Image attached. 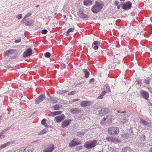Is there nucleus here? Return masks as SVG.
Here are the masks:
<instances>
[{"label":"nucleus","mask_w":152,"mask_h":152,"mask_svg":"<svg viewBox=\"0 0 152 152\" xmlns=\"http://www.w3.org/2000/svg\"><path fill=\"white\" fill-rule=\"evenodd\" d=\"M126 111H124L121 112V113H126Z\"/></svg>","instance_id":"61"},{"label":"nucleus","mask_w":152,"mask_h":152,"mask_svg":"<svg viewBox=\"0 0 152 152\" xmlns=\"http://www.w3.org/2000/svg\"><path fill=\"white\" fill-rule=\"evenodd\" d=\"M140 121L141 123L143 124L144 125H145L148 126H151V124L150 123L142 119H140Z\"/></svg>","instance_id":"19"},{"label":"nucleus","mask_w":152,"mask_h":152,"mask_svg":"<svg viewBox=\"0 0 152 152\" xmlns=\"http://www.w3.org/2000/svg\"><path fill=\"white\" fill-rule=\"evenodd\" d=\"M150 152H152V147L150 149Z\"/></svg>","instance_id":"63"},{"label":"nucleus","mask_w":152,"mask_h":152,"mask_svg":"<svg viewBox=\"0 0 152 152\" xmlns=\"http://www.w3.org/2000/svg\"><path fill=\"white\" fill-rule=\"evenodd\" d=\"M50 101L54 103H56L57 101L56 98L54 97H51L50 98Z\"/></svg>","instance_id":"36"},{"label":"nucleus","mask_w":152,"mask_h":152,"mask_svg":"<svg viewBox=\"0 0 152 152\" xmlns=\"http://www.w3.org/2000/svg\"><path fill=\"white\" fill-rule=\"evenodd\" d=\"M70 112L71 113L74 114L81 113V110L77 108H72L70 109Z\"/></svg>","instance_id":"14"},{"label":"nucleus","mask_w":152,"mask_h":152,"mask_svg":"<svg viewBox=\"0 0 152 152\" xmlns=\"http://www.w3.org/2000/svg\"><path fill=\"white\" fill-rule=\"evenodd\" d=\"M97 142V141L96 140L88 141L86 143L84 146L87 149L91 148L96 146Z\"/></svg>","instance_id":"2"},{"label":"nucleus","mask_w":152,"mask_h":152,"mask_svg":"<svg viewBox=\"0 0 152 152\" xmlns=\"http://www.w3.org/2000/svg\"><path fill=\"white\" fill-rule=\"evenodd\" d=\"M66 65L64 64H63L61 65V68L62 69H65L66 68Z\"/></svg>","instance_id":"52"},{"label":"nucleus","mask_w":152,"mask_h":152,"mask_svg":"<svg viewBox=\"0 0 152 152\" xmlns=\"http://www.w3.org/2000/svg\"><path fill=\"white\" fill-rule=\"evenodd\" d=\"M141 94L142 97L145 99V100H148L149 97V94L147 92H146L144 90H142L141 92Z\"/></svg>","instance_id":"10"},{"label":"nucleus","mask_w":152,"mask_h":152,"mask_svg":"<svg viewBox=\"0 0 152 152\" xmlns=\"http://www.w3.org/2000/svg\"><path fill=\"white\" fill-rule=\"evenodd\" d=\"M117 7L118 9H119L120 8V5H118V6Z\"/></svg>","instance_id":"62"},{"label":"nucleus","mask_w":152,"mask_h":152,"mask_svg":"<svg viewBox=\"0 0 152 152\" xmlns=\"http://www.w3.org/2000/svg\"><path fill=\"white\" fill-rule=\"evenodd\" d=\"M108 112V110L107 108H102L101 109L100 112L102 113L101 115V113L99 112L100 114L101 115H103L104 114L107 113Z\"/></svg>","instance_id":"22"},{"label":"nucleus","mask_w":152,"mask_h":152,"mask_svg":"<svg viewBox=\"0 0 152 152\" xmlns=\"http://www.w3.org/2000/svg\"><path fill=\"white\" fill-rule=\"evenodd\" d=\"M121 152H132V151L129 147H126L124 148Z\"/></svg>","instance_id":"18"},{"label":"nucleus","mask_w":152,"mask_h":152,"mask_svg":"<svg viewBox=\"0 0 152 152\" xmlns=\"http://www.w3.org/2000/svg\"><path fill=\"white\" fill-rule=\"evenodd\" d=\"M79 100V99H75L74 100H73V101H78V100Z\"/></svg>","instance_id":"59"},{"label":"nucleus","mask_w":152,"mask_h":152,"mask_svg":"<svg viewBox=\"0 0 152 152\" xmlns=\"http://www.w3.org/2000/svg\"><path fill=\"white\" fill-rule=\"evenodd\" d=\"M94 78H91V79H90V80L89 82V83H91L92 81L94 82Z\"/></svg>","instance_id":"57"},{"label":"nucleus","mask_w":152,"mask_h":152,"mask_svg":"<svg viewBox=\"0 0 152 152\" xmlns=\"http://www.w3.org/2000/svg\"><path fill=\"white\" fill-rule=\"evenodd\" d=\"M81 143V142L80 141L79 142H77L76 141V139H74L72 140L69 143V145L70 147H75V146L80 145Z\"/></svg>","instance_id":"5"},{"label":"nucleus","mask_w":152,"mask_h":152,"mask_svg":"<svg viewBox=\"0 0 152 152\" xmlns=\"http://www.w3.org/2000/svg\"><path fill=\"white\" fill-rule=\"evenodd\" d=\"M119 3V2L118 1H116L115 2V4L116 6H118V5Z\"/></svg>","instance_id":"55"},{"label":"nucleus","mask_w":152,"mask_h":152,"mask_svg":"<svg viewBox=\"0 0 152 152\" xmlns=\"http://www.w3.org/2000/svg\"><path fill=\"white\" fill-rule=\"evenodd\" d=\"M23 149V148H21L20 149L17 150L13 152H20V151H22Z\"/></svg>","instance_id":"49"},{"label":"nucleus","mask_w":152,"mask_h":152,"mask_svg":"<svg viewBox=\"0 0 152 152\" xmlns=\"http://www.w3.org/2000/svg\"><path fill=\"white\" fill-rule=\"evenodd\" d=\"M62 112L61 111H57L53 112L50 113L48 115L49 116H53L54 115H58L61 113Z\"/></svg>","instance_id":"17"},{"label":"nucleus","mask_w":152,"mask_h":152,"mask_svg":"<svg viewBox=\"0 0 152 152\" xmlns=\"http://www.w3.org/2000/svg\"><path fill=\"white\" fill-rule=\"evenodd\" d=\"M78 14V16L81 18L86 19L87 18L89 17V16L88 15L85 14L81 11H79Z\"/></svg>","instance_id":"11"},{"label":"nucleus","mask_w":152,"mask_h":152,"mask_svg":"<svg viewBox=\"0 0 152 152\" xmlns=\"http://www.w3.org/2000/svg\"><path fill=\"white\" fill-rule=\"evenodd\" d=\"M69 91V90H59L57 91V93L59 94H61L64 93H65L66 92H68Z\"/></svg>","instance_id":"28"},{"label":"nucleus","mask_w":152,"mask_h":152,"mask_svg":"<svg viewBox=\"0 0 152 152\" xmlns=\"http://www.w3.org/2000/svg\"><path fill=\"white\" fill-rule=\"evenodd\" d=\"M21 41V39L20 38H19L18 39H16L15 40V43H18L19 42Z\"/></svg>","instance_id":"50"},{"label":"nucleus","mask_w":152,"mask_h":152,"mask_svg":"<svg viewBox=\"0 0 152 152\" xmlns=\"http://www.w3.org/2000/svg\"><path fill=\"white\" fill-rule=\"evenodd\" d=\"M137 130V129L135 127H132L130 128V129L129 131L130 133H132V134H134V131H136Z\"/></svg>","instance_id":"33"},{"label":"nucleus","mask_w":152,"mask_h":152,"mask_svg":"<svg viewBox=\"0 0 152 152\" xmlns=\"http://www.w3.org/2000/svg\"><path fill=\"white\" fill-rule=\"evenodd\" d=\"M83 72L84 74L85 75V77L86 78H88L89 75V72L86 69H83Z\"/></svg>","instance_id":"24"},{"label":"nucleus","mask_w":152,"mask_h":152,"mask_svg":"<svg viewBox=\"0 0 152 152\" xmlns=\"http://www.w3.org/2000/svg\"><path fill=\"white\" fill-rule=\"evenodd\" d=\"M103 5L102 2L96 1L94 5L92 7L91 11L94 13H97L101 10Z\"/></svg>","instance_id":"1"},{"label":"nucleus","mask_w":152,"mask_h":152,"mask_svg":"<svg viewBox=\"0 0 152 152\" xmlns=\"http://www.w3.org/2000/svg\"><path fill=\"white\" fill-rule=\"evenodd\" d=\"M85 133L84 131H81L78 132V135L79 136L81 137L84 135V134H85Z\"/></svg>","instance_id":"34"},{"label":"nucleus","mask_w":152,"mask_h":152,"mask_svg":"<svg viewBox=\"0 0 152 152\" xmlns=\"http://www.w3.org/2000/svg\"><path fill=\"white\" fill-rule=\"evenodd\" d=\"M140 137L141 138L140 139H141V140L142 141H143L145 140V136L144 134L141 135Z\"/></svg>","instance_id":"41"},{"label":"nucleus","mask_w":152,"mask_h":152,"mask_svg":"<svg viewBox=\"0 0 152 152\" xmlns=\"http://www.w3.org/2000/svg\"><path fill=\"white\" fill-rule=\"evenodd\" d=\"M100 124L102 125L107 124V123H106V119L105 117L101 120L100 121Z\"/></svg>","instance_id":"29"},{"label":"nucleus","mask_w":152,"mask_h":152,"mask_svg":"<svg viewBox=\"0 0 152 152\" xmlns=\"http://www.w3.org/2000/svg\"><path fill=\"white\" fill-rule=\"evenodd\" d=\"M10 128L5 129L3 130L2 132L0 133L2 135L5 134V133L8 130V129H10Z\"/></svg>","instance_id":"42"},{"label":"nucleus","mask_w":152,"mask_h":152,"mask_svg":"<svg viewBox=\"0 0 152 152\" xmlns=\"http://www.w3.org/2000/svg\"><path fill=\"white\" fill-rule=\"evenodd\" d=\"M32 54L31 49L28 48L24 52L23 56L24 57H26L30 56Z\"/></svg>","instance_id":"8"},{"label":"nucleus","mask_w":152,"mask_h":152,"mask_svg":"<svg viewBox=\"0 0 152 152\" xmlns=\"http://www.w3.org/2000/svg\"><path fill=\"white\" fill-rule=\"evenodd\" d=\"M72 121L70 119L66 120L62 122V127L64 128L65 127L68 126L71 122Z\"/></svg>","instance_id":"13"},{"label":"nucleus","mask_w":152,"mask_h":152,"mask_svg":"<svg viewBox=\"0 0 152 152\" xmlns=\"http://www.w3.org/2000/svg\"><path fill=\"white\" fill-rule=\"evenodd\" d=\"M150 79L147 78L146 79L144 80L143 81V82L145 83L146 84H148L149 83Z\"/></svg>","instance_id":"40"},{"label":"nucleus","mask_w":152,"mask_h":152,"mask_svg":"<svg viewBox=\"0 0 152 152\" xmlns=\"http://www.w3.org/2000/svg\"><path fill=\"white\" fill-rule=\"evenodd\" d=\"M122 119V120H121V121L123 123H124L126 122V119L125 118H123Z\"/></svg>","instance_id":"54"},{"label":"nucleus","mask_w":152,"mask_h":152,"mask_svg":"<svg viewBox=\"0 0 152 152\" xmlns=\"http://www.w3.org/2000/svg\"><path fill=\"white\" fill-rule=\"evenodd\" d=\"M106 119V123L107 124L111 123L113 120L114 118V117L112 115H108L105 117Z\"/></svg>","instance_id":"9"},{"label":"nucleus","mask_w":152,"mask_h":152,"mask_svg":"<svg viewBox=\"0 0 152 152\" xmlns=\"http://www.w3.org/2000/svg\"><path fill=\"white\" fill-rule=\"evenodd\" d=\"M106 92L105 91H102L100 95L98 96L97 98L102 99L103 98V96L105 95Z\"/></svg>","instance_id":"26"},{"label":"nucleus","mask_w":152,"mask_h":152,"mask_svg":"<svg viewBox=\"0 0 152 152\" xmlns=\"http://www.w3.org/2000/svg\"><path fill=\"white\" fill-rule=\"evenodd\" d=\"M142 80H137L136 83V84L141 85L142 84Z\"/></svg>","instance_id":"45"},{"label":"nucleus","mask_w":152,"mask_h":152,"mask_svg":"<svg viewBox=\"0 0 152 152\" xmlns=\"http://www.w3.org/2000/svg\"><path fill=\"white\" fill-rule=\"evenodd\" d=\"M132 4L130 1H128L124 4L122 6L123 9L124 10L130 9L132 7Z\"/></svg>","instance_id":"6"},{"label":"nucleus","mask_w":152,"mask_h":152,"mask_svg":"<svg viewBox=\"0 0 152 152\" xmlns=\"http://www.w3.org/2000/svg\"><path fill=\"white\" fill-rule=\"evenodd\" d=\"M74 29H75L74 28H71L69 29L67 31H68L69 33L70 32H72L74 31Z\"/></svg>","instance_id":"48"},{"label":"nucleus","mask_w":152,"mask_h":152,"mask_svg":"<svg viewBox=\"0 0 152 152\" xmlns=\"http://www.w3.org/2000/svg\"><path fill=\"white\" fill-rule=\"evenodd\" d=\"M121 142L120 140L115 138L114 137H113L112 142Z\"/></svg>","instance_id":"30"},{"label":"nucleus","mask_w":152,"mask_h":152,"mask_svg":"<svg viewBox=\"0 0 152 152\" xmlns=\"http://www.w3.org/2000/svg\"><path fill=\"white\" fill-rule=\"evenodd\" d=\"M107 130L109 134L112 135H117L119 132V129L116 127H109Z\"/></svg>","instance_id":"3"},{"label":"nucleus","mask_w":152,"mask_h":152,"mask_svg":"<svg viewBox=\"0 0 152 152\" xmlns=\"http://www.w3.org/2000/svg\"><path fill=\"white\" fill-rule=\"evenodd\" d=\"M11 143L12 142H8L6 143L1 145H0V150H1L4 148L7 147L9 145L11 144Z\"/></svg>","instance_id":"21"},{"label":"nucleus","mask_w":152,"mask_h":152,"mask_svg":"<svg viewBox=\"0 0 152 152\" xmlns=\"http://www.w3.org/2000/svg\"><path fill=\"white\" fill-rule=\"evenodd\" d=\"M91 102L88 101H85L82 102L81 103L80 105L83 107H85L88 106L91 104Z\"/></svg>","instance_id":"15"},{"label":"nucleus","mask_w":152,"mask_h":152,"mask_svg":"<svg viewBox=\"0 0 152 152\" xmlns=\"http://www.w3.org/2000/svg\"><path fill=\"white\" fill-rule=\"evenodd\" d=\"M65 116L63 114L58 116L55 118L56 121L57 122H60L65 118Z\"/></svg>","instance_id":"12"},{"label":"nucleus","mask_w":152,"mask_h":152,"mask_svg":"<svg viewBox=\"0 0 152 152\" xmlns=\"http://www.w3.org/2000/svg\"><path fill=\"white\" fill-rule=\"evenodd\" d=\"M81 149H82V146H78L77 148V150H80Z\"/></svg>","instance_id":"56"},{"label":"nucleus","mask_w":152,"mask_h":152,"mask_svg":"<svg viewBox=\"0 0 152 152\" xmlns=\"http://www.w3.org/2000/svg\"><path fill=\"white\" fill-rule=\"evenodd\" d=\"M33 23V20H30L29 21L26 22V23H25V25L27 26H30L32 25Z\"/></svg>","instance_id":"27"},{"label":"nucleus","mask_w":152,"mask_h":152,"mask_svg":"<svg viewBox=\"0 0 152 152\" xmlns=\"http://www.w3.org/2000/svg\"><path fill=\"white\" fill-rule=\"evenodd\" d=\"M113 137L110 136H107L106 137V139L108 141H112Z\"/></svg>","instance_id":"35"},{"label":"nucleus","mask_w":152,"mask_h":152,"mask_svg":"<svg viewBox=\"0 0 152 152\" xmlns=\"http://www.w3.org/2000/svg\"><path fill=\"white\" fill-rule=\"evenodd\" d=\"M16 18H17L18 20L21 19L22 18L21 14L18 15Z\"/></svg>","instance_id":"47"},{"label":"nucleus","mask_w":152,"mask_h":152,"mask_svg":"<svg viewBox=\"0 0 152 152\" xmlns=\"http://www.w3.org/2000/svg\"><path fill=\"white\" fill-rule=\"evenodd\" d=\"M46 120L45 119H43L41 121V123L44 125L45 126L46 124Z\"/></svg>","instance_id":"43"},{"label":"nucleus","mask_w":152,"mask_h":152,"mask_svg":"<svg viewBox=\"0 0 152 152\" xmlns=\"http://www.w3.org/2000/svg\"><path fill=\"white\" fill-rule=\"evenodd\" d=\"M31 15V14H28L27 15L24 17L23 19H26V18L30 17Z\"/></svg>","instance_id":"51"},{"label":"nucleus","mask_w":152,"mask_h":152,"mask_svg":"<svg viewBox=\"0 0 152 152\" xmlns=\"http://www.w3.org/2000/svg\"><path fill=\"white\" fill-rule=\"evenodd\" d=\"M148 89H150L149 90V91L151 93H152V88H151L150 89V88H148Z\"/></svg>","instance_id":"60"},{"label":"nucleus","mask_w":152,"mask_h":152,"mask_svg":"<svg viewBox=\"0 0 152 152\" xmlns=\"http://www.w3.org/2000/svg\"><path fill=\"white\" fill-rule=\"evenodd\" d=\"M11 143L12 142H8L6 143L1 145H0V150H1L4 148L7 147L9 145L11 144Z\"/></svg>","instance_id":"20"},{"label":"nucleus","mask_w":152,"mask_h":152,"mask_svg":"<svg viewBox=\"0 0 152 152\" xmlns=\"http://www.w3.org/2000/svg\"><path fill=\"white\" fill-rule=\"evenodd\" d=\"M11 52L10 50H7L4 53V55L5 56H9L10 53Z\"/></svg>","instance_id":"37"},{"label":"nucleus","mask_w":152,"mask_h":152,"mask_svg":"<svg viewBox=\"0 0 152 152\" xmlns=\"http://www.w3.org/2000/svg\"><path fill=\"white\" fill-rule=\"evenodd\" d=\"M60 109V107L59 105L56 104L54 105V110H58Z\"/></svg>","instance_id":"38"},{"label":"nucleus","mask_w":152,"mask_h":152,"mask_svg":"<svg viewBox=\"0 0 152 152\" xmlns=\"http://www.w3.org/2000/svg\"><path fill=\"white\" fill-rule=\"evenodd\" d=\"M98 42L97 41H95L93 42L92 45V47H93V45H95L93 47V48L94 50H96L98 48L99 46L98 45Z\"/></svg>","instance_id":"23"},{"label":"nucleus","mask_w":152,"mask_h":152,"mask_svg":"<svg viewBox=\"0 0 152 152\" xmlns=\"http://www.w3.org/2000/svg\"><path fill=\"white\" fill-rule=\"evenodd\" d=\"M66 34H65V35L66 36H68L69 34V32L68 31H67Z\"/></svg>","instance_id":"58"},{"label":"nucleus","mask_w":152,"mask_h":152,"mask_svg":"<svg viewBox=\"0 0 152 152\" xmlns=\"http://www.w3.org/2000/svg\"><path fill=\"white\" fill-rule=\"evenodd\" d=\"M149 104L150 105H151V106H152V103H151V102H149Z\"/></svg>","instance_id":"64"},{"label":"nucleus","mask_w":152,"mask_h":152,"mask_svg":"<svg viewBox=\"0 0 152 152\" xmlns=\"http://www.w3.org/2000/svg\"><path fill=\"white\" fill-rule=\"evenodd\" d=\"M33 148L32 146L26 147L24 150V152H32Z\"/></svg>","instance_id":"16"},{"label":"nucleus","mask_w":152,"mask_h":152,"mask_svg":"<svg viewBox=\"0 0 152 152\" xmlns=\"http://www.w3.org/2000/svg\"><path fill=\"white\" fill-rule=\"evenodd\" d=\"M104 89V91H105L106 92H109L110 91V87L109 86H104L103 88Z\"/></svg>","instance_id":"32"},{"label":"nucleus","mask_w":152,"mask_h":152,"mask_svg":"<svg viewBox=\"0 0 152 152\" xmlns=\"http://www.w3.org/2000/svg\"><path fill=\"white\" fill-rule=\"evenodd\" d=\"M47 132V129H45L42 130L40 132L38 133V134L39 135H42L43 134L45 133H46Z\"/></svg>","instance_id":"31"},{"label":"nucleus","mask_w":152,"mask_h":152,"mask_svg":"<svg viewBox=\"0 0 152 152\" xmlns=\"http://www.w3.org/2000/svg\"><path fill=\"white\" fill-rule=\"evenodd\" d=\"M54 145L53 144H50L46 148L43 152H52L54 149Z\"/></svg>","instance_id":"4"},{"label":"nucleus","mask_w":152,"mask_h":152,"mask_svg":"<svg viewBox=\"0 0 152 152\" xmlns=\"http://www.w3.org/2000/svg\"><path fill=\"white\" fill-rule=\"evenodd\" d=\"M45 94H42L39 96L38 98H37L35 101V103L38 104L41 102L45 98Z\"/></svg>","instance_id":"7"},{"label":"nucleus","mask_w":152,"mask_h":152,"mask_svg":"<svg viewBox=\"0 0 152 152\" xmlns=\"http://www.w3.org/2000/svg\"><path fill=\"white\" fill-rule=\"evenodd\" d=\"M5 137V136L3 135L2 134L0 133V139H3Z\"/></svg>","instance_id":"53"},{"label":"nucleus","mask_w":152,"mask_h":152,"mask_svg":"<svg viewBox=\"0 0 152 152\" xmlns=\"http://www.w3.org/2000/svg\"><path fill=\"white\" fill-rule=\"evenodd\" d=\"M91 0H84L83 1V4L85 6H88V4H92Z\"/></svg>","instance_id":"25"},{"label":"nucleus","mask_w":152,"mask_h":152,"mask_svg":"<svg viewBox=\"0 0 152 152\" xmlns=\"http://www.w3.org/2000/svg\"><path fill=\"white\" fill-rule=\"evenodd\" d=\"M45 56L46 57L49 58L50 56V54L49 52H47L45 53Z\"/></svg>","instance_id":"44"},{"label":"nucleus","mask_w":152,"mask_h":152,"mask_svg":"<svg viewBox=\"0 0 152 152\" xmlns=\"http://www.w3.org/2000/svg\"><path fill=\"white\" fill-rule=\"evenodd\" d=\"M48 31L46 29H44L42 31L41 33L42 34H45L48 32Z\"/></svg>","instance_id":"46"},{"label":"nucleus","mask_w":152,"mask_h":152,"mask_svg":"<svg viewBox=\"0 0 152 152\" xmlns=\"http://www.w3.org/2000/svg\"><path fill=\"white\" fill-rule=\"evenodd\" d=\"M77 91H72L68 93V95H74L75 93H77Z\"/></svg>","instance_id":"39"}]
</instances>
